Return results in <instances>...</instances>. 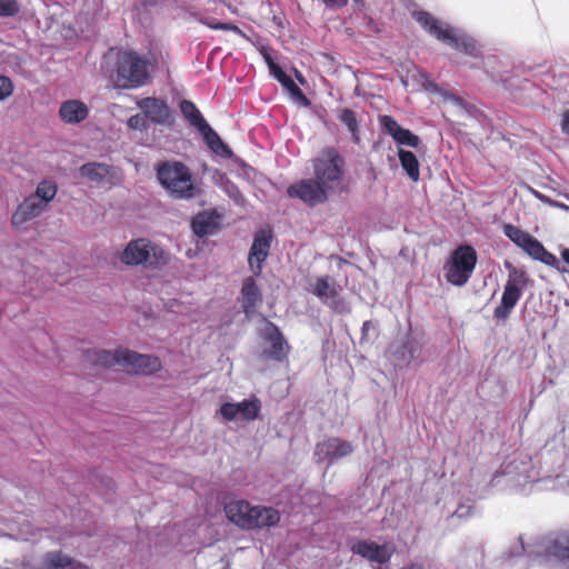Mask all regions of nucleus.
<instances>
[{"instance_id": "obj_32", "label": "nucleus", "mask_w": 569, "mask_h": 569, "mask_svg": "<svg viewBox=\"0 0 569 569\" xmlns=\"http://www.w3.org/2000/svg\"><path fill=\"white\" fill-rule=\"evenodd\" d=\"M337 118L342 124L347 127L348 131L351 134L352 141L355 143H359V120L357 113L349 108H343L338 111Z\"/></svg>"}, {"instance_id": "obj_33", "label": "nucleus", "mask_w": 569, "mask_h": 569, "mask_svg": "<svg viewBox=\"0 0 569 569\" xmlns=\"http://www.w3.org/2000/svg\"><path fill=\"white\" fill-rule=\"evenodd\" d=\"M191 227L198 237L212 234L216 229L214 218L208 213H200L193 218Z\"/></svg>"}, {"instance_id": "obj_14", "label": "nucleus", "mask_w": 569, "mask_h": 569, "mask_svg": "<svg viewBox=\"0 0 569 569\" xmlns=\"http://www.w3.org/2000/svg\"><path fill=\"white\" fill-rule=\"evenodd\" d=\"M353 452V446L347 440L329 438L319 442L315 448V458L318 463L327 461L332 465L335 461Z\"/></svg>"}, {"instance_id": "obj_27", "label": "nucleus", "mask_w": 569, "mask_h": 569, "mask_svg": "<svg viewBox=\"0 0 569 569\" xmlns=\"http://www.w3.org/2000/svg\"><path fill=\"white\" fill-rule=\"evenodd\" d=\"M198 132L201 134L203 142L213 153L222 158H230L232 156L231 149L222 141L220 136L210 127L209 123L202 126Z\"/></svg>"}, {"instance_id": "obj_3", "label": "nucleus", "mask_w": 569, "mask_h": 569, "mask_svg": "<svg viewBox=\"0 0 569 569\" xmlns=\"http://www.w3.org/2000/svg\"><path fill=\"white\" fill-rule=\"evenodd\" d=\"M228 519L242 529H257L276 526L280 520L279 512L271 507L251 506L244 500H236L226 505Z\"/></svg>"}, {"instance_id": "obj_8", "label": "nucleus", "mask_w": 569, "mask_h": 569, "mask_svg": "<svg viewBox=\"0 0 569 569\" xmlns=\"http://www.w3.org/2000/svg\"><path fill=\"white\" fill-rule=\"evenodd\" d=\"M477 264V252L468 244L456 248L450 259L445 263L443 271L446 280L453 286H465Z\"/></svg>"}, {"instance_id": "obj_24", "label": "nucleus", "mask_w": 569, "mask_h": 569, "mask_svg": "<svg viewBox=\"0 0 569 569\" xmlns=\"http://www.w3.org/2000/svg\"><path fill=\"white\" fill-rule=\"evenodd\" d=\"M261 291L252 277H247L241 287V306L247 317L253 316L257 305L261 302Z\"/></svg>"}, {"instance_id": "obj_28", "label": "nucleus", "mask_w": 569, "mask_h": 569, "mask_svg": "<svg viewBox=\"0 0 569 569\" xmlns=\"http://www.w3.org/2000/svg\"><path fill=\"white\" fill-rule=\"evenodd\" d=\"M124 355V349H118L116 351L109 350H92L88 351L86 358L88 361L99 367H120L121 368V359Z\"/></svg>"}, {"instance_id": "obj_5", "label": "nucleus", "mask_w": 569, "mask_h": 569, "mask_svg": "<svg viewBox=\"0 0 569 569\" xmlns=\"http://www.w3.org/2000/svg\"><path fill=\"white\" fill-rule=\"evenodd\" d=\"M502 480L507 487L522 488L527 483L540 480V477L530 458L515 457L501 465L492 476L490 485L497 487Z\"/></svg>"}, {"instance_id": "obj_21", "label": "nucleus", "mask_w": 569, "mask_h": 569, "mask_svg": "<svg viewBox=\"0 0 569 569\" xmlns=\"http://www.w3.org/2000/svg\"><path fill=\"white\" fill-rule=\"evenodd\" d=\"M271 240V234L266 231L257 232L253 238V242L249 251L248 262L254 276L261 274L262 263L269 254Z\"/></svg>"}, {"instance_id": "obj_11", "label": "nucleus", "mask_w": 569, "mask_h": 569, "mask_svg": "<svg viewBox=\"0 0 569 569\" xmlns=\"http://www.w3.org/2000/svg\"><path fill=\"white\" fill-rule=\"evenodd\" d=\"M288 196L297 198L307 203L309 207H315L325 203L329 198V190H327L315 177L302 179L289 186Z\"/></svg>"}, {"instance_id": "obj_23", "label": "nucleus", "mask_w": 569, "mask_h": 569, "mask_svg": "<svg viewBox=\"0 0 569 569\" xmlns=\"http://www.w3.org/2000/svg\"><path fill=\"white\" fill-rule=\"evenodd\" d=\"M41 200L36 199L31 194L18 206L17 210L12 214L11 222L14 227H20L27 221L39 217L43 211L47 210Z\"/></svg>"}, {"instance_id": "obj_19", "label": "nucleus", "mask_w": 569, "mask_h": 569, "mask_svg": "<svg viewBox=\"0 0 569 569\" xmlns=\"http://www.w3.org/2000/svg\"><path fill=\"white\" fill-rule=\"evenodd\" d=\"M79 173L97 187L113 186L118 180L117 169L101 162L84 163L79 168Z\"/></svg>"}, {"instance_id": "obj_37", "label": "nucleus", "mask_w": 569, "mask_h": 569, "mask_svg": "<svg viewBox=\"0 0 569 569\" xmlns=\"http://www.w3.org/2000/svg\"><path fill=\"white\" fill-rule=\"evenodd\" d=\"M20 11L17 0H0V18L14 17Z\"/></svg>"}, {"instance_id": "obj_38", "label": "nucleus", "mask_w": 569, "mask_h": 569, "mask_svg": "<svg viewBox=\"0 0 569 569\" xmlns=\"http://www.w3.org/2000/svg\"><path fill=\"white\" fill-rule=\"evenodd\" d=\"M127 123L133 130L144 131L149 128V120L144 114H133L128 119Z\"/></svg>"}, {"instance_id": "obj_35", "label": "nucleus", "mask_w": 569, "mask_h": 569, "mask_svg": "<svg viewBox=\"0 0 569 569\" xmlns=\"http://www.w3.org/2000/svg\"><path fill=\"white\" fill-rule=\"evenodd\" d=\"M378 328L371 320L365 321L361 327V337L359 343L361 346L372 345L373 341L378 338Z\"/></svg>"}, {"instance_id": "obj_43", "label": "nucleus", "mask_w": 569, "mask_h": 569, "mask_svg": "<svg viewBox=\"0 0 569 569\" xmlns=\"http://www.w3.org/2000/svg\"><path fill=\"white\" fill-rule=\"evenodd\" d=\"M536 197L538 199H540L542 202H547L550 206H553V207L560 208L562 210L569 211V206H567L565 203H560V202L553 201V200L549 199L548 197H546V196H543V194H541L539 192H536Z\"/></svg>"}, {"instance_id": "obj_49", "label": "nucleus", "mask_w": 569, "mask_h": 569, "mask_svg": "<svg viewBox=\"0 0 569 569\" xmlns=\"http://www.w3.org/2000/svg\"><path fill=\"white\" fill-rule=\"evenodd\" d=\"M264 60L269 67V71L271 72V66H278L270 56L266 54Z\"/></svg>"}, {"instance_id": "obj_4", "label": "nucleus", "mask_w": 569, "mask_h": 569, "mask_svg": "<svg viewBox=\"0 0 569 569\" xmlns=\"http://www.w3.org/2000/svg\"><path fill=\"white\" fill-rule=\"evenodd\" d=\"M121 261L127 266H143L148 269H161L170 261V253L162 246L146 239L131 240L121 254Z\"/></svg>"}, {"instance_id": "obj_15", "label": "nucleus", "mask_w": 569, "mask_h": 569, "mask_svg": "<svg viewBox=\"0 0 569 569\" xmlns=\"http://www.w3.org/2000/svg\"><path fill=\"white\" fill-rule=\"evenodd\" d=\"M138 108L148 120L154 124L170 127L173 123V113L166 101L147 97L137 102Z\"/></svg>"}, {"instance_id": "obj_26", "label": "nucleus", "mask_w": 569, "mask_h": 569, "mask_svg": "<svg viewBox=\"0 0 569 569\" xmlns=\"http://www.w3.org/2000/svg\"><path fill=\"white\" fill-rule=\"evenodd\" d=\"M271 76L281 83L295 101L305 107L310 104V100L280 66H271Z\"/></svg>"}, {"instance_id": "obj_50", "label": "nucleus", "mask_w": 569, "mask_h": 569, "mask_svg": "<svg viewBox=\"0 0 569 569\" xmlns=\"http://www.w3.org/2000/svg\"><path fill=\"white\" fill-rule=\"evenodd\" d=\"M406 569H420L419 566H416V565H411L410 567L406 568Z\"/></svg>"}, {"instance_id": "obj_9", "label": "nucleus", "mask_w": 569, "mask_h": 569, "mask_svg": "<svg viewBox=\"0 0 569 569\" xmlns=\"http://www.w3.org/2000/svg\"><path fill=\"white\" fill-rule=\"evenodd\" d=\"M502 230L503 234L530 258L559 270L557 257L549 252L533 236L511 223L503 224Z\"/></svg>"}, {"instance_id": "obj_36", "label": "nucleus", "mask_w": 569, "mask_h": 569, "mask_svg": "<svg viewBox=\"0 0 569 569\" xmlns=\"http://www.w3.org/2000/svg\"><path fill=\"white\" fill-rule=\"evenodd\" d=\"M200 22L213 30H224V31H232L236 33H241V30L239 29L238 26L228 23V22H220L214 18H210V17L203 18L200 20Z\"/></svg>"}, {"instance_id": "obj_31", "label": "nucleus", "mask_w": 569, "mask_h": 569, "mask_svg": "<svg viewBox=\"0 0 569 569\" xmlns=\"http://www.w3.org/2000/svg\"><path fill=\"white\" fill-rule=\"evenodd\" d=\"M179 108L183 118L189 122L191 127L196 128L197 130L201 129L202 126L208 123L200 110L192 101L183 99L180 101Z\"/></svg>"}, {"instance_id": "obj_2", "label": "nucleus", "mask_w": 569, "mask_h": 569, "mask_svg": "<svg viewBox=\"0 0 569 569\" xmlns=\"http://www.w3.org/2000/svg\"><path fill=\"white\" fill-rule=\"evenodd\" d=\"M160 184L174 199L190 200L198 194L190 169L180 161H164L157 167Z\"/></svg>"}, {"instance_id": "obj_18", "label": "nucleus", "mask_w": 569, "mask_h": 569, "mask_svg": "<svg viewBox=\"0 0 569 569\" xmlns=\"http://www.w3.org/2000/svg\"><path fill=\"white\" fill-rule=\"evenodd\" d=\"M390 352L395 365L403 368L420 359L422 346L417 339L408 335L402 341L393 343L390 347Z\"/></svg>"}, {"instance_id": "obj_29", "label": "nucleus", "mask_w": 569, "mask_h": 569, "mask_svg": "<svg viewBox=\"0 0 569 569\" xmlns=\"http://www.w3.org/2000/svg\"><path fill=\"white\" fill-rule=\"evenodd\" d=\"M42 566L43 569H86L81 563L61 552H48Z\"/></svg>"}, {"instance_id": "obj_16", "label": "nucleus", "mask_w": 569, "mask_h": 569, "mask_svg": "<svg viewBox=\"0 0 569 569\" xmlns=\"http://www.w3.org/2000/svg\"><path fill=\"white\" fill-rule=\"evenodd\" d=\"M381 129L389 134L393 141L401 147L419 149L421 139L409 129L401 127L391 116L383 114L379 117Z\"/></svg>"}, {"instance_id": "obj_48", "label": "nucleus", "mask_w": 569, "mask_h": 569, "mask_svg": "<svg viewBox=\"0 0 569 569\" xmlns=\"http://www.w3.org/2000/svg\"><path fill=\"white\" fill-rule=\"evenodd\" d=\"M561 258L562 260L569 264V249L565 248L561 250Z\"/></svg>"}, {"instance_id": "obj_10", "label": "nucleus", "mask_w": 569, "mask_h": 569, "mask_svg": "<svg viewBox=\"0 0 569 569\" xmlns=\"http://www.w3.org/2000/svg\"><path fill=\"white\" fill-rule=\"evenodd\" d=\"M526 282V272L517 271L513 269L509 274V279L503 288L501 302L493 311L496 319L506 320L509 318L513 308L522 296V286H525Z\"/></svg>"}, {"instance_id": "obj_30", "label": "nucleus", "mask_w": 569, "mask_h": 569, "mask_svg": "<svg viewBox=\"0 0 569 569\" xmlns=\"http://www.w3.org/2000/svg\"><path fill=\"white\" fill-rule=\"evenodd\" d=\"M398 157L407 176L412 181L417 182L420 179V166L416 154L409 150H405L403 148H398Z\"/></svg>"}, {"instance_id": "obj_1", "label": "nucleus", "mask_w": 569, "mask_h": 569, "mask_svg": "<svg viewBox=\"0 0 569 569\" xmlns=\"http://www.w3.org/2000/svg\"><path fill=\"white\" fill-rule=\"evenodd\" d=\"M412 17L423 30L442 43L466 54L478 56L479 48L476 40L462 30L438 20L423 10L415 11Z\"/></svg>"}, {"instance_id": "obj_25", "label": "nucleus", "mask_w": 569, "mask_h": 569, "mask_svg": "<svg viewBox=\"0 0 569 569\" xmlns=\"http://www.w3.org/2000/svg\"><path fill=\"white\" fill-rule=\"evenodd\" d=\"M88 113L87 106L79 100H67L61 103L59 109L62 121L70 124L80 123L88 117Z\"/></svg>"}, {"instance_id": "obj_45", "label": "nucleus", "mask_w": 569, "mask_h": 569, "mask_svg": "<svg viewBox=\"0 0 569 569\" xmlns=\"http://www.w3.org/2000/svg\"><path fill=\"white\" fill-rule=\"evenodd\" d=\"M328 8H342L348 3V0H323Z\"/></svg>"}, {"instance_id": "obj_34", "label": "nucleus", "mask_w": 569, "mask_h": 569, "mask_svg": "<svg viewBox=\"0 0 569 569\" xmlns=\"http://www.w3.org/2000/svg\"><path fill=\"white\" fill-rule=\"evenodd\" d=\"M57 191L58 187L56 182L51 180H42L38 183L36 191L31 196L38 200H41V202L48 207L56 197Z\"/></svg>"}, {"instance_id": "obj_47", "label": "nucleus", "mask_w": 569, "mask_h": 569, "mask_svg": "<svg viewBox=\"0 0 569 569\" xmlns=\"http://www.w3.org/2000/svg\"><path fill=\"white\" fill-rule=\"evenodd\" d=\"M295 76H296V79L299 81L300 84H305L306 83L305 77L297 69H295Z\"/></svg>"}, {"instance_id": "obj_46", "label": "nucleus", "mask_w": 569, "mask_h": 569, "mask_svg": "<svg viewBox=\"0 0 569 569\" xmlns=\"http://www.w3.org/2000/svg\"><path fill=\"white\" fill-rule=\"evenodd\" d=\"M561 130L563 133L569 134V110L562 113Z\"/></svg>"}, {"instance_id": "obj_20", "label": "nucleus", "mask_w": 569, "mask_h": 569, "mask_svg": "<svg viewBox=\"0 0 569 569\" xmlns=\"http://www.w3.org/2000/svg\"><path fill=\"white\" fill-rule=\"evenodd\" d=\"M312 292L333 311L339 313L348 311L347 303L339 296L338 286L328 277L319 278Z\"/></svg>"}, {"instance_id": "obj_40", "label": "nucleus", "mask_w": 569, "mask_h": 569, "mask_svg": "<svg viewBox=\"0 0 569 569\" xmlns=\"http://www.w3.org/2000/svg\"><path fill=\"white\" fill-rule=\"evenodd\" d=\"M445 101L452 103L455 107L459 108L462 111H468V103L460 98L459 96H456L455 93L450 91H445L442 97Z\"/></svg>"}, {"instance_id": "obj_44", "label": "nucleus", "mask_w": 569, "mask_h": 569, "mask_svg": "<svg viewBox=\"0 0 569 569\" xmlns=\"http://www.w3.org/2000/svg\"><path fill=\"white\" fill-rule=\"evenodd\" d=\"M472 507L467 505L459 506L456 511L453 512V516L457 518H467L471 515Z\"/></svg>"}, {"instance_id": "obj_41", "label": "nucleus", "mask_w": 569, "mask_h": 569, "mask_svg": "<svg viewBox=\"0 0 569 569\" xmlns=\"http://www.w3.org/2000/svg\"><path fill=\"white\" fill-rule=\"evenodd\" d=\"M13 83L9 77L0 76V101L12 94Z\"/></svg>"}, {"instance_id": "obj_17", "label": "nucleus", "mask_w": 569, "mask_h": 569, "mask_svg": "<svg viewBox=\"0 0 569 569\" xmlns=\"http://www.w3.org/2000/svg\"><path fill=\"white\" fill-rule=\"evenodd\" d=\"M261 410V402L257 398L244 399L240 402H226L220 407V415L227 421H233L241 418L251 421L258 418Z\"/></svg>"}, {"instance_id": "obj_13", "label": "nucleus", "mask_w": 569, "mask_h": 569, "mask_svg": "<svg viewBox=\"0 0 569 569\" xmlns=\"http://www.w3.org/2000/svg\"><path fill=\"white\" fill-rule=\"evenodd\" d=\"M120 359L121 368L133 373L152 375L161 369L160 359L151 355L124 349V355Z\"/></svg>"}, {"instance_id": "obj_12", "label": "nucleus", "mask_w": 569, "mask_h": 569, "mask_svg": "<svg viewBox=\"0 0 569 569\" xmlns=\"http://www.w3.org/2000/svg\"><path fill=\"white\" fill-rule=\"evenodd\" d=\"M262 338L264 342L269 345V347L262 351L266 359L283 361L287 358L290 347L278 326L271 321H267Z\"/></svg>"}, {"instance_id": "obj_6", "label": "nucleus", "mask_w": 569, "mask_h": 569, "mask_svg": "<svg viewBox=\"0 0 569 569\" xmlns=\"http://www.w3.org/2000/svg\"><path fill=\"white\" fill-rule=\"evenodd\" d=\"M345 159L333 148L322 149L312 160L313 177L330 192L339 189L343 181Z\"/></svg>"}, {"instance_id": "obj_42", "label": "nucleus", "mask_w": 569, "mask_h": 569, "mask_svg": "<svg viewBox=\"0 0 569 569\" xmlns=\"http://www.w3.org/2000/svg\"><path fill=\"white\" fill-rule=\"evenodd\" d=\"M421 77L423 79L422 86L426 91L442 97L443 92L446 91L445 89H441L436 82L429 79L427 73H421Z\"/></svg>"}, {"instance_id": "obj_22", "label": "nucleus", "mask_w": 569, "mask_h": 569, "mask_svg": "<svg viewBox=\"0 0 569 569\" xmlns=\"http://www.w3.org/2000/svg\"><path fill=\"white\" fill-rule=\"evenodd\" d=\"M351 550L353 553L378 565L389 562L392 550L387 545H378L369 540H359L352 545Z\"/></svg>"}, {"instance_id": "obj_7", "label": "nucleus", "mask_w": 569, "mask_h": 569, "mask_svg": "<svg viewBox=\"0 0 569 569\" xmlns=\"http://www.w3.org/2000/svg\"><path fill=\"white\" fill-rule=\"evenodd\" d=\"M117 79L122 88L133 89L149 79V61L131 50L117 53Z\"/></svg>"}, {"instance_id": "obj_39", "label": "nucleus", "mask_w": 569, "mask_h": 569, "mask_svg": "<svg viewBox=\"0 0 569 569\" xmlns=\"http://www.w3.org/2000/svg\"><path fill=\"white\" fill-rule=\"evenodd\" d=\"M223 189L226 191V193L237 203V204H242L243 201H244V198L241 193V191L239 190V188L232 183L231 181L227 180L223 184Z\"/></svg>"}]
</instances>
